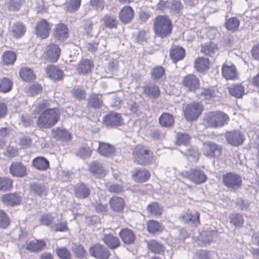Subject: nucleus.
<instances>
[{
  "mask_svg": "<svg viewBox=\"0 0 259 259\" xmlns=\"http://www.w3.org/2000/svg\"><path fill=\"white\" fill-rule=\"evenodd\" d=\"M160 125L164 127H170L174 123V119L171 114L168 113H163L159 118Z\"/></svg>",
  "mask_w": 259,
  "mask_h": 259,
  "instance_id": "obj_35",
  "label": "nucleus"
},
{
  "mask_svg": "<svg viewBox=\"0 0 259 259\" xmlns=\"http://www.w3.org/2000/svg\"><path fill=\"white\" fill-rule=\"evenodd\" d=\"M2 200L6 205L15 206L20 203L22 201V197L16 193H10L3 195Z\"/></svg>",
  "mask_w": 259,
  "mask_h": 259,
  "instance_id": "obj_17",
  "label": "nucleus"
},
{
  "mask_svg": "<svg viewBox=\"0 0 259 259\" xmlns=\"http://www.w3.org/2000/svg\"><path fill=\"white\" fill-rule=\"evenodd\" d=\"M51 26L46 20H41L37 23L35 27L37 36L42 39L47 38L50 33Z\"/></svg>",
  "mask_w": 259,
  "mask_h": 259,
  "instance_id": "obj_12",
  "label": "nucleus"
},
{
  "mask_svg": "<svg viewBox=\"0 0 259 259\" xmlns=\"http://www.w3.org/2000/svg\"><path fill=\"white\" fill-rule=\"evenodd\" d=\"M209 61L208 59L204 57L198 58L195 62L196 69L200 72H202L208 68Z\"/></svg>",
  "mask_w": 259,
  "mask_h": 259,
  "instance_id": "obj_42",
  "label": "nucleus"
},
{
  "mask_svg": "<svg viewBox=\"0 0 259 259\" xmlns=\"http://www.w3.org/2000/svg\"><path fill=\"white\" fill-rule=\"evenodd\" d=\"M19 73L21 78L26 81H31L35 78V75L33 70L27 67L22 68Z\"/></svg>",
  "mask_w": 259,
  "mask_h": 259,
  "instance_id": "obj_36",
  "label": "nucleus"
},
{
  "mask_svg": "<svg viewBox=\"0 0 259 259\" xmlns=\"http://www.w3.org/2000/svg\"><path fill=\"white\" fill-rule=\"evenodd\" d=\"M16 58V54L12 51L6 52L3 56V62L5 64H13L15 61Z\"/></svg>",
  "mask_w": 259,
  "mask_h": 259,
  "instance_id": "obj_52",
  "label": "nucleus"
},
{
  "mask_svg": "<svg viewBox=\"0 0 259 259\" xmlns=\"http://www.w3.org/2000/svg\"><path fill=\"white\" fill-rule=\"evenodd\" d=\"M183 84L188 90L195 91L199 87V80L195 75L190 74L184 77Z\"/></svg>",
  "mask_w": 259,
  "mask_h": 259,
  "instance_id": "obj_18",
  "label": "nucleus"
},
{
  "mask_svg": "<svg viewBox=\"0 0 259 259\" xmlns=\"http://www.w3.org/2000/svg\"><path fill=\"white\" fill-rule=\"evenodd\" d=\"M200 98L206 100H214L217 98L216 92L213 89H203L200 94Z\"/></svg>",
  "mask_w": 259,
  "mask_h": 259,
  "instance_id": "obj_44",
  "label": "nucleus"
},
{
  "mask_svg": "<svg viewBox=\"0 0 259 259\" xmlns=\"http://www.w3.org/2000/svg\"><path fill=\"white\" fill-rule=\"evenodd\" d=\"M230 120L229 116L221 111L209 112L204 117L207 124L212 127H221L227 124Z\"/></svg>",
  "mask_w": 259,
  "mask_h": 259,
  "instance_id": "obj_3",
  "label": "nucleus"
},
{
  "mask_svg": "<svg viewBox=\"0 0 259 259\" xmlns=\"http://www.w3.org/2000/svg\"><path fill=\"white\" fill-rule=\"evenodd\" d=\"M104 243L110 249H115L120 245V241L117 237L112 234H106L104 236Z\"/></svg>",
  "mask_w": 259,
  "mask_h": 259,
  "instance_id": "obj_31",
  "label": "nucleus"
},
{
  "mask_svg": "<svg viewBox=\"0 0 259 259\" xmlns=\"http://www.w3.org/2000/svg\"><path fill=\"white\" fill-rule=\"evenodd\" d=\"M32 164L35 168L41 170H46L49 167L48 160L43 157H37L34 159Z\"/></svg>",
  "mask_w": 259,
  "mask_h": 259,
  "instance_id": "obj_34",
  "label": "nucleus"
},
{
  "mask_svg": "<svg viewBox=\"0 0 259 259\" xmlns=\"http://www.w3.org/2000/svg\"><path fill=\"white\" fill-rule=\"evenodd\" d=\"M182 175L197 185L203 184L207 180V176L204 171L199 168H192L189 171L183 172Z\"/></svg>",
  "mask_w": 259,
  "mask_h": 259,
  "instance_id": "obj_5",
  "label": "nucleus"
},
{
  "mask_svg": "<svg viewBox=\"0 0 259 259\" xmlns=\"http://www.w3.org/2000/svg\"><path fill=\"white\" fill-rule=\"evenodd\" d=\"M223 182L227 187L232 190H238L242 186L241 176L235 172H228L223 177Z\"/></svg>",
  "mask_w": 259,
  "mask_h": 259,
  "instance_id": "obj_6",
  "label": "nucleus"
},
{
  "mask_svg": "<svg viewBox=\"0 0 259 259\" xmlns=\"http://www.w3.org/2000/svg\"><path fill=\"white\" fill-rule=\"evenodd\" d=\"M89 166V171L93 176L97 178H101L104 177L106 174V170L102 164L97 161L91 162Z\"/></svg>",
  "mask_w": 259,
  "mask_h": 259,
  "instance_id": "obj_19",
  "label": "nucleus"
},
{
  "mask_svg": "<svg viewBox=\"0 0 259 259\" xmlns=\"http://www.w3.org/2000/svg\"><path fill=\"white\" fill-rule=\"evenodd\" d=\"M123 242L126 244H132L135 240V235L133 232L129 229H122L119 233Z\"/></svg>",
  "mask_w": 259,
  "mask_h": 259,
  "instance_id": "obj_27",
  "label": "nucleus"
},
{
  "mask_svg": "<svg viewBox=\"0 0 259 259\" xmlns=\"http://www.w3.org/2000/svg\"><path fill=\"white\" fill-rule=\"evenodd\" d=\"M42 88L39 84H34L30 85L28 89V93L31 96H34L41 91Z\"/></svg>",
  "mask_w": 259,
  "mask_h": 259,
  "instance_id": "obj_63",
  "label": "nucleus"
},
{
  "mask_svg": "<svg viewBox=\"0 0 259 259\" xmlns=\"http://www.w3.org/2000/svg\"><path fill=\"white\" fill-rule=\"evenodd\" d=\"M150 177V174L146 169L136 168L132 172L133 179L137 182L142 183L148 180Z\"/></svg>",
  "mask_w": 259,
  "mask_h": 259,
  "instance_id": "obj_20",
  "label": "nucleus"
},
{
  "mask_svg": "<svg viewBox=\"0 0 259 259\" xmlns=\"http://www.w3.org/2000/svg\"><path fill=\"white\" fill-rule=\"evenodd\" d=\"M109 204L113 211L120 212L123 210L125 203L121 197L114 196L110 199Z\"/></svg>",
  "mask_w": 259,
  "mask_h": 259,
  "instance_id": "obj_22",
  "label": "nucleus"
},
{
  "mask_svg": "<svg viewBox=\"0 0 259 259\" xmlns=\"http://www.w3.org/2000/svg\"><path fill=\"white\" fill-rule=\"evenodd\" d=\"M103 21L104 25L109 28L116 27L117 24L116 17L113 15H105L103 18Z\"/></svg>",
  "mask_w": 259,
  "mask_h": 259,
  "instance_id": "obj_46",
  "label": "nucleus"
},
{
  "mask_svg": "<svg viewBox=\"0 0 259 259\" xmlns=\"http://www.w3.org/2000/svg\"><path fill=\"white\" fill-rule=\"evenodd\" d=\"M30 188L34 193L40 197L45 196L47 195V189L43 186L36 183H33L30 185Z\"/></svg>",
  "mask_w": 259,
  "mask_h": 259,
  "instance_id": "obj_50",
  "label": "nucleus"
},
{
  "mask_svg": "<svg viewBox=\"0 0 259 259\" xmlns=\"http://www.w3.org/2000/svg\"><path fill=\"white\" fill-rule=\"evenodd\" d=\"M143 93L152 98H157L160 95L159 87L155 84H149L143 87Z\"/></svg>",
  "mask_w": 259,
  "mask_h": 259,
  "instance_id": "obj_32",
  "label": "nucleus"
},
{
  "mask_svg": "<svg viewBox=\"0 0 259 259\" xmlns=\"http://www.w3.org/2000/svg\"><path fill=\"white\" fill-rule=\"evenodd\" d=\"M231 95L237 98H240L244 93V88L241 84H233L229 88Z\"/></svg>",
  "mask_w": 259,
  "mask_h": 259,
  "instance_id": "obj_39",
  "label": "nucleus"
},
{
  "mask_svg": "<svg viewBox=\"0 0 259 259\" xmlns=\"http://www.w3.org/2000/svg\"><path fill=\"white\" fill-rule=\"evenodd\" d=\"M10 219L7 213L3 210H0V227L6 228L10 225Z\"/></svg>",
  "mask_w": 259,
  "mask_h": 259,
  "instance_id": "obj_54",
  "label": "nucleus"
},
{
  "mask_svg": "<svg viewBox=\"0 0 259 259\" xmlns=\"http://www.w3.org/2000/svg\"><path fill=\"white\" fill-rule=\"evenodd\" d=\"M200 213L195 210L188 211L181 214L180 218L184 223L191 224L192 225L197 227L200 225Z\"/></svg>",
  "mask_w": 259,
  "mask_h": 259,
  "instance_id": "obj_10",
  "label": "nucleus"
},
{
  "mask_svg": "<svg viewBox=\"0 0 259 259\" xmlns=\"http://www.w3.org/2000/svg\"><path fill=\"white\" fill-rule=\"evenodd\" d=\"M135 160L140 164L147 165L153 160L152 154L142 145L136 146L133 152Z\"/></svg>",
  "mask_w": 259,
  "mask_h": 259,
  "instance_id": "obj_4",
  "label": "nucleus"
},
{
  "mask_svg": "<svg viewBox=\"0 0 259 259\" xmlns=\"http://www.w3.org/2000/svg\"><path fill=\"white\" fill-rule=\"evenodd\" d=\"M226 138L228 143L234 146L241 145L244 142L243 135L238 131L227 133L226 134Z\"/></svg>",
  "mask_w": 259,
  "mask_h": 259,
  "instance_id": "obj_13",
  "label": "nucleus"
},
{
  "mask_svg": "<svg viewBox=\"0 0 259 259\" xmlns=\"http://www.w3.org/2000/svg\"><path fill=\"white\" fill-rule=\"evenodd\" d=\"M218 50L217 46L213 43L205 44L202 46L201 52L205 55L211 56L213 55Z\"/></svg>",
  "mask_w": 259,
  "mask_h": 259,
  "instance_id": "obj_47",
  "label": "nucleus"
},
{
  "mask_svg": "<svg viewBox=\"0 0 259 259\" xmlns=\"http://www.w3.org/2000/svg\"><path fill=\"white\" fill-rule=\"evenodd\" d=\"M229 219L230 223L232 224L235 227H241L244 223L243 216L240 213H232L230 215Z\"/></svg>",
  "mask_w": 259,
  "mask_h": 259,
  "instance_id": "obj_49",
  "label": "nucleus"
},
{
  "mask_svg": "<svg viewBox=\"0 0 259 259\" xmlns=\"http://www.w3.org/2000/svg\"><path fill=\"white\" fill-rule=\"evenodd\" d=\"M9 169L10 173L14 176L23 177L26 175L25 167L20 163H13Z\"/></svg>",
  "mask_w": 259,
  "mask_h": 259,
  "instance_id": "obj_30",
  "label": "nucleus"
},
{
  "mask_svg": "<svg viewBox=\"0 0 259 259\" xmlns=\"http://www.w3.org/2000/svg\"><path fill=\"white\" fill-rule=\"evenodd\" d=\"M13 83L12 80L7 77H3L0 79V92H9L13 87Z\"/></svg>",
  "mask_w": 259,
  "mask_h": 259,
  "instance_id": "obj_40",
  "label": "nucleus"
},
{
  "mask_svg": "<svg viewBox=\"0 0 259 259\" xmlns=\"http://www.w3.org/2000/svg\"><path fill=\"white\" fill-rule=\"evenodd\" d=\"M72 95L78 100L83 99L85 97L84 90L79 87L74 88L72 92Z\"/></svg>",
  "mask_w": 259,
  "mask_h": 259,
  "instance_id": "obj_61",
  "label": "nucleus"
},
{
  "mask_svg": "<svg viewBox=\"0 0 259 259\" xmlns=\"http://www.w3.org/2000/svg\"><path fill=\"white\" fill-rule=\"evenodd\" d=\"M89 252L92 256L100 259H107L110 255L108 249L100 244L91 246Z\"/></svg>",
  "mask_w": 259,
  "mask_h": 259,
  "instance_id": "obj_9",
  "label": "nucleus"
},
{
  "mask_svg": "<svg viewBox=\"0 0 259 259\" xmlns=\"http://www.w3.org/2000/svg\"><path fill=\"white\" fill-rule=\"evenodd\" d=\"M222 72L223 76L227 80L234 79L237 75L234 65H224L222 68Z\"/></svg>",
  "mask_w": 259,
  "mask_h": 259,
  "instance_id": "obj_33",
  "label": "nucleus"
},
{
  "mask_svg": "<svg viewBox=\"0 0 259 259\" xmlns=\"http://www.w3.org/2000/svg\"><path fill=\"white\" fill-rule=\"evenodd\" d=\"M89 105L95 108H100L102 107V101L101 95L92 94L89 99Z\"/></svg>",
  "mask_w": 259,
  "mask_h": 259,
  "instance_id": "obj_45",
  "label": "nucleus"
},
{
  "mask_svg": "<svg viewBox=\"0 0 259 259\" xmlns=\"http://www.w3.org/2000/svg\"><path fill=\"white\" fill-rule=\"evenodd\" d=\"M13 186L12 180L7 177H0V191H8Z\"/></svg>",
  "mask_w": 259,
  "mask_h": 259,
  "instance_id": "obj_51",
  "label": "nucleus"
},
{
  "mask_svg": "<svg viewBox=\"0 0 259 259\" xmlns=\"http://www.w3.org/2000/svg\"><path fill=\"white\" fill-rule=\"evenodd\" d=\"M147 230L149 233L154 234L161 232L162 228L158 222L150 220L147 222Z\"/></svg>",
  "mask_w": 259,
  "mask_h": 259,
  "instance_id": "obj_43",
  "label": "nucleus"
},
{
  "mask_svg": "<svg viewBox=\"0 0 259 259\" xmlns=\"http://www.w3.org/2000/svg\"><path fill=\"white\" fill-rule=\"evenodd\" d=\"M81 0H70L67 5V11L74 12L77 11L80 6Z\"/></svg>",
  "mask_w": 259,
  "mask_h": 259,
  "instance_id": "obj_59",
  "label": "nucleus"
},
{
  "mask_svg": "<svg viewBox=\"0 0 259 259\" xmlns=\"http://www.w3.org/2000/svg\"><path fill=\"white\" fill-rule=\"evenodd\" d=\"M56 253L62 259H70L71 258L70 251L65 247L57 248L56 249Z\"/></svg>",
  "mask_w": 259,
  "mask_h": 259,
  "instance_id": "obj_57",
  "label": "nucleus"
},
{
  "mask_svg": "<svg viewBox=\"0 0 259 259\" xmlns=\"http://www.w3.org/2000/svg\"><path fill=\"white\" fill-rule=\"evenodd\" d=\"M25 32L24 25L21 23H16L12 27V35L15 38H19L24 35Z\"/></svg>",
  "mask_w": 259,
  "mask_h": 259,
  "instance_id": "obj_38",
  "label": "nucleus"
},
{
  "mask_svg": "<svg viewBox=\"0 0 259 259\" xmlns=\"http://www.w3.org/2000/svg\"><path fill=\"white\" fill-rule=\"evenodd\" d=\"M92 153V149L89 147H82L79 149L77 154L81 158L89 157Z\"/></svg>",
  "mask_w": 259,
  "mask_h": 259,
  "instance_id": "obj_56",
  "label": "nucleus"
},
{
  "mask_svg": "<svg viewBox=\"0 0 259 259\" xmlns=\"http://www.w3.org/2000/svg\"><path fill=\"white\" fill-rule=\"evenodd\" d=\"M74 194L75 196L77 198H85L89 196L90 190L89 187L85 184L80 183L75 186Z\"/></svg>",
  "mask_w": 259,
  "mask_h": 259,
  "instance_id": "obj_28",
  "label": "nucleus"
},
{
  "mask_svg": "<svg viewBox=\"0 0 259 259\" xmlns=\"http://www.w3.org/2000/svg\"><path fill=\"white\" fill-rule=\"evenodd\" d=\"M164 73V69L163 67L158 66L154 68L151 71V75L153 79H158L162 77Z\"/></svg>",
  "mask_w": 259,
  "mask_h": 259,
  "instance_id": "obj_60",
  "label": "nucleus"
},
{
  "mask_svg": "<svg viewBox=\"0 0 259 259\" xmlns=\"http://www.w3.org/2000/svg\"><path fill=\"white\" fill-rule=\"evenodd\" d=\"M72 251L75 255L79 258L84 257L87 253L84 247L81 245H75L72 248Z\"/></svg>",
  "mask_w": 259,
  "mask_h": 259,
  "instance_id": "obj_55",
  "label": "nucleus"
},
{
  "mask_svg": "<svg viewBox=\"0 0 259 259\" xmlns=\"http://www.w3.org/2000/svg\"><path fill=\"white\" fill-rule=\"evenodd\" d=\"M94 64L92 62L87 59L82 60L77 65L76 70L79 74L86 75L90 73Z\"/></svg>",
  "mask_w": 259,
  "mask_h": 259,
  "instance_id": "obj_21",
  "label": "nucleus"
},
{
  "mask_svg": "<svg viewBox=\"0 0 259 259\" xmlns=\"http://www.w3.org/2000/svg\"><path fill=\"white\" fill-rule=\"evenodd\" d=\"M52 135L56 139L65 142L69 141L71 139V134L65 129L54 128L52 130Z\"/></svg>",
  "mask_w": 259,
  "mask_h": 259,
  "instance_id": "obj_29",
  "label": "nucleus"
},
{
  "mask_svg": "<svg viewBox=\"0 0 259 259\" xmlns=\"http://www.w3.org/2000/svg\"><path fill=\"white\" fill-rule=\"evenodd\" d=\"M180 3L176 1H169L168 11L172 13H178L181 9Z\"/></svg>",
  "mask_w": 259,
  "mask_h": 259,
  "instance_id": "obj_58",
  "label": "nucleus"
},
{
  "mask_svg": "<svg viewBox=\"0 0 259 259\" xmlns=\"http://www.w3.org/2000/svg\"><path fill=\"white\" fill-rule=\"evenodd\" d=\"M53 34L55 39L58 40H64L69 36L68 29L66 25L59 23L55 25Z\"/></svg>",
  "mask_w": 259,
  "mask_h": 259,
  "instance_id": "obj_14",
  "label": "nucleus"
},
{
  "mask_svg": "<svg viewBox=\"0 0 259 259\" xmlns=\"http://www.w3.org/2000/svg\"><path fill=\"white\" fill-rule=\"evenodd\" d=\"M177 137V142L179 145L187 146L189 143L190 137L187 134L179 133Z\"/></svg>",
  "mask_w": 259,
  "mask_h": 259,
  "instance_id": "obj_53",
  "label": "nucleus"
},
{
  "mask_svg": "<svg viewBox=\"0 0 259 259\" xmlns=\"http://www.w3.org/2000/svg\"><path fill=\"white\" fill-rule=\"evenodd\" d=\"M61 50L58 45L51 44L46 49L47 59L52 62H56L60 57Z\"/></svg>",
  "mask_w": 259,
  "mask_h": 259,
  "instance_id": "obj_15",
  "label": "nucleus"
},
{
  "mask_svg": "<svg viewBox=\"0 0 259 259\" xmlns=\"http://www.w3.org/2000/svg\"><path fill=\"white\" fill-rule=\"evenodd\" d=\"M54 217L50 214H45L41 216L40 219L41 224L49 226L53 222Z\"/></svg>",
  "mask_w": 259,
  "mask_h": 259,
  "instance_id": "obj_64",
  "label": "nucleus"
},
{
  "mask_svg": "<svg viewBox=\"0 0 259 259\" xmlns=\"http://www.w3.org/2000/svg\"><path fill=\"white\" fill-rule=\"evenodd\" d=\"M202 106L198 103H192L186 106L184 115L188 121L196 120L202 111Z\"/></svg>",
  "mask_w": 259,
  "mask_h": 259,
  "instance_id": "obj_7",
  "label": "nucleus"
},
{
  "mask_svg": "<svg viewBox=\"0 0 259 259\" xmlns=\"http://www.w3.org/2000/svg\"><path fill=\"white\" fill-rule=\"evenodd\" d=\"M172 26L171 20L165 15H159L154 19L153 30L155 35L164 38L171 32Z\"/></svg>",
  "mask_w": 259,
  "mask_h": 259,
  "instance_id": "obj_2",
  "label": "nucleus"
},
{
  "mask_svg": "<svg viewBox=\"0 0 259 259\" xmlns=\"http://www.w3.org/2000/svg\"><path fill=\"white\" fill-rule=\"evenodd\" d=\"M50 102L44 100L38 103L34 110L35 114H39L37 124L40 128H48L53 126L59 119L60 113L57 108L47 109Z\"/></svg>",
  "mask_w": 259,
  "mask_h": 259,
  "instance_id": "obj_1",
  "label": "nucleus"
},
{
  "mask_svg": "<svg viewBox=\"0 0 259 259\" xmlns=\"http://www.w3.org/2000/svg\"><path fill=\"white\" fill-rule=\"evenodd\" d=\"M185 55V51L181 47L173 46L170 49L169 56L174 63L182 60Z\"/></svg>",
  "mask_w": 259,
  "mask_h": 259,
  "instance_id": "obj_25",
  "label": "nucleus"
},
{
  "mask_svg": "<svg viewBox=\"0 0 259 259\" xmlns=\"http://www.w3.org/2000/svg\"><path fill=\"white\" fill-rule=\"evenodd\" d=\"M98 152L101 155L106 157L112 156L115 152L114 147L110 144L99 142Z\"/></svg>",
  "mask_w": 259,
  "mask_h": 259,
  "instance_id": "obj_23",
  "label": "nucleus"
},
{
  "mask_svg": "<svg viewBox=\"0 0 259 259\" xmlns=\"http://www.w3.org/2000/svg\"><path fill=\"white\" fill-rule=\"evenodd\" d=\"M147 247L149 250L155 253H159L163 250L162 245L154 240L147 241Z\"/></svg>",
  "mask_w": 259,
  "mask_h": 259,
  "instance_id": "obj_48",
  "label": "nucleus"
},
{
  "mask_svg": "<svg viewBox=\"0 0 259 259\" xmlns=\"http://www.w3.org/2000/svg\"><path fill=\"white\" fill-rule=\"evenodd\" d=\"M103 122L106 126L114 127L120 125L123 122V119L120 114L111 112L104 117Z\"/></svg>",
  "mask_w": 259,
  "mask_h": 259,
  "instance_id": "obj_8",
  "label": "nucleus"
},
{
  "mask_svg": "<svg viewBox=\"0 0 259 259\" xmlns=\"http://www.w3.org/2000/svg\"><path fill=\"white\" fill-rule=\"evenodd\" d=\"M46 72L48 76L55 81L61 80L64 75L62 70L53 65L48 66L46 69Z\"/></svg>",
  "mask_w": 259,
  "mask_h": 259,
  "instance_id": "obj_16",
  "label": "nucleus"
},
{
  "mask_svg": "<svg viewBox=\"0 0 259 259\" xmlns=\"http://www.w3.org/2000/svg\"><path fill=\"white\" fill-rule=\"evenodd\" d=\"M134 17V11L130 6L124 7L119 14L120 20L124 24L130 22Z\"/></svg>",
  "mask_w": 259,
  "mask_h": 259,
  "instance_id": "obj_24",
  "label": "nucleus"
},
{
  "mask_svg": "<svg viewBox=\"0 0 259 259\" xmlns=\"http://www.w3.org/2000/svg\"><path fill=\"white\" fill-rule=\"evenodd\" d=\"M46 245L43 240L31 241L27 245L26 249L31 251H39L46 246Z\"/></svg>",
  "mask_w": 259,
  "mask_h": 259,
  "instance_id": "obj_37",
  "label": "nucleus"
},
{
  "mask_svg": "<svg viewBox=\"0 0 259 259\" xmlns=\"http://www.w3.org/2000/svg\"><path fill=\"white\" fill-rule=\"evenodd\" d=\"M108 191L111 193H120L124 190L123 186L119 184H112L108 186Z\"/></svg>",
  "mask_w": 259,
  "mask_h": 259,
  "instance_id": "obj_62",
  "label": "nucleus"
},
{
  "mask_svg": "<svg viewBox=\"0 0 259 259\" xmlns=\"http://www.w3.org/2000/svg\"><path fill=\"white\" fill-rule=\"evenodd\" d=\"M146 210L150 215L152 217H157L162 213L163 208L158 203L152 202L147 205Z\"/></svg>",
  "mask_w": 259,
  "mask_h": 259,
  "instance_id": "obj_26",
  "label": "nucleus"
},
{
  "mask_svg": "<svg viewBox=\"0 0 259 259\" xmlns=\"http://www.w3.org/2000/svg\"><path fill=\"white\" fill-rule=\"evenodd\" d=\"M221 151V147L213 142H207L203 144V154L206 156H219L220 155Z\"/></svg>",
  "mask_w": 259,
  "mask_h": 259,
  "instance_id": "obj_11",
  "label": "nucleus"
},
{
  "mask_svg": "<svg viewBox=\"0 0 259 259\" xmlns=\"http://www.w3.org/2000/svg\"><path fill=\"white\" fill-rule=\"evenodd\" d=\"M240 21L236 17H231L227 19L225 23V26L228 30L235 31L239 26Z\"/></svg>",
  "mask_w": 259,
  "mask_h": 259,
  "instance_id": "obj_41",
  "label": "nucleus"
}]
</instances>
